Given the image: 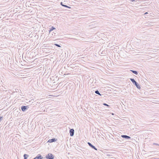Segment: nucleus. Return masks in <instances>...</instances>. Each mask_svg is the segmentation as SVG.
Returning <instances> with one entry per match:
<instances>
[{"label":"nucleus","instance_id":"obj_1","mask_svg":"<svg viewBox=\"0 0 159 159\" xmlns=\"http://www.w3.org/2000/svg\"><path fill=\"white\" fill-rule=\"evenodd\" d=\"M130 80L132 82L133 84H134L136 87L139 89H140L141 88V87L139 85V84L136 82L135 80L133 78H130Z\"/></svg>","mask_w":159,"mask_h":159},{"label":"nucleus","instance_id":"obj_2","mask_svg":"<svg viewBox=\"0 0 159 159\" xmlns=\"http://www.w3.org/2000/svg\"><path fill=\"white\" fill-rule=\"evenodd\" d=\"M46 158L47 159H53L54 156L52 154L49 153L46 156Z\"/></svg>","mask_w":159,"mask_h":159},{"label":"nucleus","instance_id":"obj_3","mask_svg":"<svg viewBox=\"0 0 159 159\" xmlns=\"http://www.w3.org/2000/svg\"><path fill=\"white\" fill-rule=\"evenodd\" d=\"M29 108V106H23L21 107V108L23 111H25L26 110L28 109Z\"/></svg>","mask_w":159,"mask_h":159},{"label":"nucleus","instance_id":"obj_4","mask_svg":"<svg viewBox=\"0 0 159 159\" xmlns=\"http://www.w3.org/2000/svg\"><path fill=\"white\" fill-rule=\"evenodd\" d=\"M74 130L73 129H71L70 130V135L71 136H73L74 135Z\"/></svg>","mask_w":159,"mask_h":159},{"label":"nucleus","instance_id":"obj_5","mask_svg":"<svg viewBox=\"0 0 159 159\" xmlns=\"http://www.w3.org/2000/svg\"><path fill=\"white\" fill-rule=\"evenodd\" d=\"M121 137L125 138L126 139L129 140L131 139L130 137L126 135H121Z\"/></svg>","mask_w":159,"mask_h":159},{"label":"nucleus","instance_id":"obj_6","mask_svg":"<svg viewBox=\"0 0 159 159\" xmlns=\"http://www.w3.org/2000/svg\"><path fill=\"white\" fill-rule=\"evenodd\" d=\"M88 144L93 149L96 150H97V148L94 146L92 145L90 143L88 142Z\"/></svg>","mask_w":159,"mask_h":159},{"label":"nucleus","instance_id":"obj_7","mask_svg":"<svg viewBox=\"0 0 159 159\" xmlns=\"http://www.w3.org/2000/svg\"><path fill=\"white\" fill-rule=\"evenodd\" d=\"M57 139H56L54 138H52V139H49L48 141V142L52 143V142H55L56 141H57Z\"/></svg>","mask_w":159,"mask_h":159},{"label":"nucleus","instance_id":"obj_8","mask_svg":"<svg viewBox=\"0 0 159 159\" xmlns=\"http://www.w3.org/2000/svg\"><path fill=\"white\" fill-rule=\"evenodd\" d=\"M43 158V157H42V156L39 154H38L37 156L34 158L33 159H42Z\"/></svg>","mask_w":159,"mask_h":159},{"label":"nucleus","instance_id":"obj_9","mask_svg":"<svg viewBox=\"0 0 159 159\" xmlns=\"http://www.w3.org/2000/svg\"><path fill=\"white\" fill-rule=\"evenodd\" d=\"M56 28L55 27H54L53 26H52L51 28L50 29V30H49V33H50L51 31L53 30H55Z\"/></svg>","mask_w":159,"mask_h":159},{"label":"nucleus","instance_id":"obj_10","mask_svg":"<svg viewBox=\"0 0 159 159\" xmlns=\"http://www.w3.org/2000/svg\"><path fill=\"white\" fill-rule=\"evenodd\" d=\"M130 71L132 72L134 74L136 75H138V72L136 71H135V70H131Z\"/></svg>","mask_w":159,"mask_h":159},{"label":"nucleus","instance_id":"obj_11","mask_svg":"<svg viewBox=\"0 0 159 159\" xmlns=\"http://www.w3.org/2000/svg\"><path fill=\"white\" fill-rule=\"evenodd\" d=\"M61 4L62 6H63L64 7H67L68 8H71L70 7H69V6H68L66 5H63L62 4V2H61Z\"/></svg>","mask_w":159,"mask_h":159},{"label":"nucleus","instance_id":"obj_12","mask_svg":"<svg viewBox=\"0 0 159 159\" xmlns=\"http://www.w3.org/2000/svg\"><path fill=\"white\" fill-rule=\"evenodd\" d=\"M29 155L27 154H25L24 155V159H27Z\"/></svg>","mask_w":159,"mask_h":159},{"label":"nucleus","instance_id":"obj_13","mask_svg":"<svg viewBox=\"0 0 159 159\" xmlns=\"http://www.w3.org/2000/svg\"><path fill=\"white\" fill-rule=\"evenodd\" d=\"M95 93L96 94H98V95H100V96L101 95V94H100V93L99 92V91L98 90H97L95 91Z\"/></svg>","mask_w":159,"mask_h":159},{"label":"nucleus","instance_id":"obj_14","mask_svg":"<svg viewBox=\"0 0 159 159\" xmlns=\"http://www.w3.org/2000/svg\"><path fill=\"white\" fill-rule=\"evenodd\" d=\"M103 105H104V106H107V107H109V105H108L106 103H103Z\"/></svg>","mask_w":159,"mask_h":159},{"label":"nucleus","instance_id":"obj_15","mask_svg":"<svg viewBox=\"0 0 159 159\" xmlns=\"http://www.w3.org/2000/svg\"><path fill=\"white\" fill-rule=\"evenodd\" d=\"M55 45L56 46H57L58 47H61V46L60 45L58 44H55Z\"/></svg>","mask_w":159,"mask_h":159},{"label":"nucleus","instance_id":"obj_16","mask_svg":"<svg viewBox=\"0 0 159 159\" xmlns=\"http://www.w3.org/2000/svg\"><path fill=\"white\" fill-rule=\"evenodd\" d=\"M3 119L2 116H0V122Z\"/></svg>","mask_w":159,"mask_h":159},{"label":"nucleus","instance_id":"obj_17","mask_svg":"<svg viewBox=\"0 0 159 159\" xmlns=\"http://www.w3.org/2000/svg\"><path fill=\"white\" fill-rule=\"evenodd\" d=\"M153 145H155L159 146V144H157V143H153Z\"/></svg>","mask_w":159,"mask_h":159},{"label":"nucleus","instance_id":"obj_18","mask_svg":"<svg viewBox=\"0 0 159 159\" xmlns=\"http://www.w3.org/2000/svg\"><path fill=\"white\" fill-rule=\"evenodd\" d=\"M147 13H148L147 12H146L144 14H147Z\"/></svg>","mask_w":159,"mask_h":159},{"label":"nucleus","instance_id":"obj_19","mask_svg":"<svg viewBox=\"0 0 159 159\" xmlns=\"http://www.w3.org/2000/svg\"><path fill=\"white\" fill-rule=\"evenodd\" d=\"M149 152V153H151V152Z\"/></svg>","mask_w":159,"mask_h":159}]
</instances>
